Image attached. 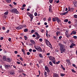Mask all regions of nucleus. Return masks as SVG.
<instances>
[{
  "label": "nucleus",
  "mask_w": 77,
  "mask_h": 77,
  "mask_svg": "<svg viewBox=\"0 0 77 77\" xmlns=\"http://www.w3.org/2000/svg\"><path fill=\"white\" fill-rule=\"evenodd\" d=\"M60 50L63 52H65L66 51V49L65 48V46L63 45H60Z\"/></svg>",
  "instance_id": "1"
},
{
  "label": "nucleus",
  "mask_w": 77,
  "mask_h": 77,
  "mask_svg": "<svg viewBox=\"0 0 77 77\" xmlns=\"http://www.w3.org/2000/svg\"><path fill=\"white\" fill-rule=\"evenodd\" d=\"M11 12L12 13H14L15 14H18V11H17V9L14 8L11 10Z\"/></svg>",
  "instance_id": "2"
},
{
  "label": "nucleus",
  "mask_w": 77,
  "mask_h": 77,
  "mask_svg": "<svg viewBox=\"0 0 77 77\" xmlns=\"http://www.w3.org/2000/svg\"><path fill=\"white\" fill-rule=\"evenodd\" d=\"M27 14L28 15V16L30 18V21H32L33 20V14H31L30 13H28Z\"/></svg>",
  "instance_id": "3"
},
{
  "label": "nucleus",
  "mask_w": 77,
  "mask_h": 77,
  "mask_svg": "<svg viewBox=\"0 0 77 77\" xmlns=\"http://www.w3.org/2000/svg\"><path fill=\"white\" fill-rule=\"evenodd\" d=\"M35 48L38 51H42V49H41V47L39 46L35 47Z\"/></svg>",
  "instance_id": "4"
},
{
  "label": "nucleus",
  "mask_w": 77,
  "mask_h": 77,
  "mask_svg": "<svg viewBox=\"0 0 77 77\" xmlns=\"http://www.w3.org/2000/svg\"><path fill=\"white\" fill-rule=\"evenodd\" d=\"M46 42L47 44V45H50V46L49 47H50V48H52V45H51V44L50 43V42L48 41L47 40H46Z\"/></svg>",
  "instance_id": "5"
},
{
  "label": "nucleus",
  "mask_w": 77,
  "mask_h": 77,
  "mask_svg": "<svg viewBox=\"0 0 77 77\" xmlns=\"http://www.w3.org/2000/svg\"><path fill=\"white\" fill-rule=\"evenodd\" d=\"M74 46H76L75 44L74 43H72L71 45H70V48H74Z\"/></svg>",
  "instance_id": "6"
},
{
  "label": "nucleus",
  "mask_w": 77,
  "mask_h": 77,
  "mask_svg": "<svg viewBox=\"0 0 77 77\" xmlns=\"http://www.w3.org/2000/svg\"><path fill=\"white\" fill-rule=\"evenodd\" d=\"M56 21H57L58 23H59L60 22H61V20H60V19L58 17H56Z\"/></svg>",
  "instance_id": "7"
},
{
  "label": "nucleus",
  "mask_w": 77,
  "mask_h": 77,
  "mask_svg": "<svg viewBox=\"0 0 77 77\" xmlns=\"http://www.w3.org/2000/svg\"><path fill=\"white\" fill-rule=\"evenodd\" d=\"M12 58H6V61L8 62H11L12 61Z\"/></svg>",
  "instance_id": "8"
},
{
  "label": "nucleus",
  "mask_w": 77,
  "mask_h": 77,
  "mask_svg": "<svg viewBox=\"0 0 77 77\" xmlns=\"http://www.w3.org/2000/svg\"><path fill=\"white\" fill-rule=\"evenodd\" d=\"M45 70H46V71H47L48 72H50V70H49L48 67H47V66H45Z\"/></svg>",
  "instance_id": "9"
},
{
  "label": "nucleus",
  "mask_w": 77,
  "mask_h": 77,
  "mask_svg": "<svg viewBox=\"0 0 77 77\" xmlns=\"http://www.w3.org/2000/svg\"><path fill=\"white\" fill-rule=\"evenodd\" d=\"M49 58V59L51 61H52L53 60H54L55 59L53 57L50 56Z\"/></svg>",
  "instance_id": "10"
},
{
  "label": "nucleus",
  "mask_w": 77,
  "mask_h": 77,
  "mask_svg": "<svg viewBox=\"0 0 77 77\" xmlns=\"http://www.w3.org/2000/svg\"><path fill=\"white\" fill-rule=\"evenodd\" d=\"M73 4L74 5L75 7H77V2L75 1H74L73 2Z\"/></svg>",
  "instance_id": "11"
},
{
  "label": "nucleus",
  "mask_w": 77,
  "mask_h": 77,
  "mask_svg": "<svg viewBox=\"0 0 77 77\" xmlns=\"http://www.w3.org/2000/svg\"><path fill=\"white\" fill-rule=\"evenodd\" d=\"M23 27V26H18L17 27L16 29L17 30H20L22 29Z\"/></svg>",
  "instance_id": "12"
},
{
  "label": "nucleus",
  "mask_w": 77,
  "mask_h": 77,
  "mask_svg": "<svg viewBox=\"0 0 77 77\" xmlns=\"http://www.w3.org/2000/svg\"><path fill=\"white\" fill-rule=\"evenodd\" d=\"M5 67L6 69H9V68H11V66L9 65H5Z\"/></svg>",
  "instance_id": "13"
},
{
  "label": "nucleus",
  "mask_w": 77,
  "mask_h": 77,
  "mask_svg": "<svg viewBox=\"0 0 77 77\" xmlns=\"http://www.w3.org/2000/svg\"><path fill=\"white\" fill-rule=\"evenodd\" d=\"M68 11H70V12H72L74 11V8H72L70 9H69V10L68 11Z\"/></svg>",
  "instance_id": "14"
},
{
  "label": "nucleus",
  "mask_w": 77,
  "mask_h": 77,
  "mask_svg": "<svg viewBox=\"0 0 77 77\" xmlns=\"http://www.w3.org/2000/svg\"><path fill=\"white\" fill-rule=\"evenodd\" d=\"M53 77H59V75L56 73H54L53 75Z\"/></svg>",
  "instance_id": "15"
},
{
  "label": "nucleus",
  "mask_w": 77,
  "mask_h": 77,
  "mask_svg": "<svg viewBox=\"0 0 77 77\" xmlns=\"http://www.w3.org/2000/svg\"><path fill=\"white\" fill-rule=\"evenodd\" d=\"M30 41L32 44H35V42L33 40H30Z\"/></svg>",
  "instance_id": "16"
},
{
  "label": "nucleus",
  "mask_w": 77,
  "mask_h": 77,
  "mask_svg": "<svg viewBox=\"0 0 77 77\" xmlns=\"http://www.w3.org/2000/svg\"><path fill=\"white\" fill-rule=\"evenodd\" d=\"M6 56H4L3 58V60H5V61H6Z\"/></svg>",
  "instance_id": "17"
},
{
  "label": "nucleus",
  "mask_w": 77,
  "mask_h": 77,
  "mask_svg": "<svg viewBox=\"0 0 77 77\" xmlns=\"http://www.w3.org/2000/svg\"><path fill=\"white\" fill-rule=\"evenodd\" d=\"M56 35L57 36H58L59 34H60V31H57L56 33Z\"/></svg>",
  "instance_id": "18"
},
{
  "label": "nucleus",
  "mask_w": 77,
  "mask_h": 77,
  "mask_svg": "<svg viewBox=\"0 0 77 77\" xmlns=\"http://www.w3.org/2000/svg\"><path fill=\"white\" fill-rule=\"evenodd\" d=\"M66 62H67L68 63H69V65L71 64V63H70V60H66Z\"/></svg>",
  "instance_id": "19"
},
{
  "label": "nucleus",
  "mask_w": 77,
  "mask_h": 77,
  "mask_svg": "<svg viewBox=\"0 0 77 77\" xmlns=\"http://www.w3.org/2000/svg\"><path fill=\"white\" fill-rule=\"evenodd\" d=\"M44 75L45 77H47V72H44Z\"/></svg>",
  "instance_id": "20"
},
{
  "label": "nucleus",
  "mask_w": 77,
  "mask_h": 77,
  "mask_svg": "<svg viewBox=\"0 0 77 77\" xmlns=\"http://www.w3.org/2000/svg\"><path fill=\"white\" fill-rule=\"evenodd\" d=\"M10 73L11 75H14V74H15V73L13 72H10Z\"/></svg>",
  "instance_id": "21"
},
{
  "label": "nucleus",
  "mask_w": 77,
  "mask_h": 77,
  "mask_svg": "<svg viewBox=\"0 0 77 77\" xmlns=\"http://www.w3.org/2000/svg\"><path fill=\"white\" fill-rule=\"evenodd\" d=\"M52 20L53 21H54V22H55V21H56V17L55 18H53L52 19Z\"/></svg>",
  "instance_id": "22"
},
{
  "label": "nucleus",
  "mask_w": 77,
  "mask_h": 77,
  "mask_svg": "<svg viewBox=\"0 0 77 77\" xmlns=\"http://www.w3.org/2000/svg\"><path fill=\"white\" fill-rule=\"evenodd\" d=\"M68 11H67L66 12L62 13V14H63V15H65L66 14H68Z\"/></svg>",
  "instance_id": "23"
},
{
  "label": "nucleus",
  "mask_w": 77,
  "mask_h": 77,
  "mask_svg": "<svg viewBox=\"0 0 77 77\" xmlns=\"http://www.w3.org/2000/svg\"><path fill=\"white\" fill-rule=\"evenodd\" d=\"M61 66L62 69H63V71L65 70V68L62 65H61Z\"/></svg>",
  "instance_id": "24"
},
{
  "label": "nucleus",
  "mask_w": 77,
  "mask_h": 77,
  "mask_svg": "<svg viewBox=\"0 0 77 77\" xmlns=\"http://www.w3.org/2000/svg\"><path fill=\"white\" fill-rule=\"evenodd\" d=\"M6 2L8 3H10L11 2V0H7L6 1Z\"/></svg>",
  "instance_id": "25"
},
{
  "label": "nucleus",
  "mask_w": 77,
  "mask_h": 77,
  "mask_svg": "<svg viewBox=\"0 0 77 77\" xmlns=\"http://www.w3.org/2000/svg\"><path fill=\"white\" fill-rule=\"evenodd\" d=\"M39 56L40 57H41V58H42L43 57V56H42V55L41 54H39Z\"/></svg>",
  "instance_id": "26"
},
{
  "label": "nucleus",
  "mask_w": 77,
  "mask_h": 77,
  "mask_svg": "<svg viewBox=\"0 0 77 77\" xmlns=\"http://www.w3.org/2000/svg\"><path fill=\"white\" fill-rule=\"evenodd\" d=\"M72 33L73 35H75L76 34V32H75L74 30L72 31Z\"/></svg>",
  "instance_id": "27"
},
{
  "label": "nucleus",
  "mask_w": 77,
  "mask_h": 77,
  "mask_svg": "<svg viewBox=\"0 0 77 77\" xmlns=\"http://www.w3.org/2000/svg\"><path fill=\"white\" fill-rule=\"evenodd\" d=\"M4 14V15H8V11H7L6 12H5Z\"/></svg>",
  "instance_id": "28"
},
{
  "label": "nucleus",
  "mask_w": 77,
  "mask_h": 77,
  "mask_svg": "<svg viewBox=\"0 0 77 77\" xmlns=\"http://www.w3.org/2000/svg\"><path fill=\"white\" fill-rule=\"evenodd\" d=\"M66 36V35H68V31H66V32L65 33Z\"/></svg>",
  "instance_id": "29"
},
{
  "label": "nucleus",
  "mask_w": 77,
  "mask_h": 77,
  "mask_svg": "<svg viewBox=\"0 0 77 77\" xmlns=\"http://www.w3.org/2000/svg\"><path fill=\"white\" fill-rule=\"evenodd\" d=\"M40 31L41 32H42V33H44V29H40Z\"/></svg>",
  "instance_id": "30"
},
{
  "label": "nucleus",
  "mask_w": 77,
  "mask_h": 77,
  "mask_svg": "<svg viewBox=\"0 0 77 77\" xmlns=\"http://www.w3.org/2000/svg\"><path fill=\"white\" fill-rule=\"evenodd\" d=\"M49 65L52 66H53V63H52V62H49Z\"/></svg>",
  "instance_id": "31"
},
{
  "label": "nucleus",
  "mask_w": 77,
  "mask_h": 77,
  "mask_svg": "<svg viewBox=\"0 0 77 77\" xmlns=\"http://www.w3.org/2000/svg\"><path fill=\"white\" fill-rule=\"evenodd\" d=\"M71 35H70L69 34H67V35H66V37H67V38H69V37H70Z\"/></svg>",
  "instance_id": "32"
},
{
  "label": "nucleus",
  "mask_w": 77,
  "mask_h": 77,
  "mask_svg": "<svg viewBox=\"0 0 77 77\" xmlns=\"http://www.w3.org/2000/svg\"><path fill=\"white\" fill-rule=\"evenodd\" d=\"M52 62L54 64H56V60H52Z\"/></svg>",
  "instance_id": "33"
},
{
  "label": "nucleus",
  "mask_w": 77,
  "mask_h": 77,
  "mask_svg": "<svg viewBox=\"0 0 77 77\" xmlns=\"http://www.w3.org/2000/svg\"><path fill=\"white\" fill-rule=\"evenodd\" d=\"M35 35H36L37 36H38L39 35V34L38 33V32H36L35 33Z\"/></svg>",
  "instance_id": "34"
},
{
  "label": "nucleus",
  "mask_w": 77,
  "mask_h": 77,
  "mask_svg": "<svg viewBox=\"0 0 77 77\" xmlns=\"http://www.w3.org/2000/svg\"><path fill=\"white\" fill-rule=\"evenodd\" d=\"M24 32H27L28 31V29H25L24 30Z\"/></svg>",
  "instance_id": "35"
},
{
  "label": "nucleus",
  "mask_w": 77,
  "mask_h": 77,
  "mask_svg": "<svg viewBox=\"0 0 77 77\" xmlns=\"http://www.w3.org/2000/svg\"><path fill=\"white\" fill-rule=\"evenodd\" d=\"M53 0H49V2L50 3H53Z\"/></svg>",
  "instance_id": "36"
},
{
  "label": "nucleus",
  "mask_w": 77,
  "mask_h": 77,
  "mask_svg": "<svg viewBox=\"0 0 77 77\" xmlns=\"http://www.w3.org/2000/svg\"><path fill=\"white\" fill-rule=\"evenodd\" d=\"M68 21V20L67 19H66L64 20V22H65L66 23H67Z\"/></svg>",
  "instance_id": "37"
},
{
  "label": "nucleus",
  "mask_w": 77,
  "mask_h": 77,
  "mask_svg": "<svg viewBox=\"0 0 77 77\" xmlns=\"http://www.w3.org/2000/svg\"><path fill=\"white\" fill-rule=\"evenodd\" d=\"M60 75L61 76H62V77H63V76H64V75H65V74L63 73H60Z\"/></svg>",
  "instance_id": "38"
},
{
  "label": "nucleus",
  "mask_w": 77,
  "mask_h": 77,
  "mask_svg": "<svg viewBox=\"0 0 77 77\" xmlns=\"http://www.w3.org/2000/svg\"><path fill=\"white\" fill-rule=\"evenodd\" d=\"M71 71L73 72H74V73H75V72H76V71H75V70L73 69H72Z\"/></svg>",
  "instance_id": "39"
},
{
  "label": "nucleus",
  "mask_w": 77,
  "mask_h": 77,
  "mask_svg": "<svg viewBox=\"0 0 77 77\" xmlns=\"http://www.w3.org/2000/svg\"><path fill=\"white\" fill-rule=\"evenodd\" d=\"M24 38L25 39V40H27V38H28L26 36H24Z\"/></svg>",
  "instance_id": "40"
},
{
  "label": "nucleus",
  "mask_w": 77,
  "mask_h": 77,
  "mask_svg": "<svg viewBox=\"0 0 77 77\" xmlns=\"http://www.w3.org/2000/svg\"><path fill=\"white\" fill-rule=\"evenodd\" d=\"M39 38H40V36L39 35V36H37V37L35 38V39H39Z\"/></svg>",
  "instance_id": "41"
},
{
  "label": "nucleus",
  "mask_w": 77,
  "mask_h": 77,
  "mask_svg": "<svg viewBox=\"0 0 77 77\" xmlns=\"http://www.w3.org/2000/svg\"><path fill=\"white\" fill-rule=\"evenodd\" d=\"M59 63H60V61H58V62H56V63H55V64L57 65V64H59Z\"/></svg>",
  "instance_id": "42"
},
{
  "label": "nucleus",
  "mask_w": 77,
  "mask_h": 77,
  "mask_svg": "<svg viewBox=\"0 0 77 77\" xmlns=\"http://www.w3.org/2000/svg\"><path fill=\"white\" fill-rule=\"evenodd\" d=\"M35 32V30H33V29H32V30H31V33H34V32Z\"/></svg>",
  "instance_id": "43"
},
{
  "label": "nucleus",
  "mask_w": 77,
  "mask_h": 77,
  "mask_svg": "<svg viewBox=\"0 0 77 77\" xmlns=\"http://www.w3.org/2000/svg\"><path fill=\"white\" fill-rule=\"evenodd\" d=\"M38 15V14H37V13L36 12H35L34 14V15L35 16V17H36V16L37 15Z\"/></svg>",
  "instance_id": "44"
},
{
  "label": "nucleus",
  "mask_w": 77,
  "mask_h": 77,
  "mask_svg": "<svg viewBox=\"0 0 77 77\" xmlns=\"http://www.w3.org/2000/svg\"><path fill=\"white\" fill-rule=\"evenodd\" d=\"M46 36L48 37V31H46Z\"/></svg>",
  "instance_id": "45"
},
{
  "label": "nucleus",
  "mask_w": 77,
  "mask_h": 77,
  "mask_svg": "<svg viewBox=\"0 0 77 77\" xmlns=\"http://www.w3.org/2000/svg\"><path fill=\"white\" fill-rule=\"evenodd\" d=\"M73 38H74V39H77V36H73Z\"/></svg>",
  "instance_id": "46"
},
{
  "label": "nucleus",
  "mask_w": 77,
  "mask_h": 77,
  "mask_svg": "<svg viewBox=\"0 0 77 77\" xmlns=\"http://www.w3.org/2000/svg\"><path fill=\"white\" fill-rule=\"evenodd\" d=\"M51 21V17H50L48 19V21Z\"/></svg>",
  "instance_id": "47"
},
{
  "label": "nucleus",
  "mask_w": 77,
  "mask_h": 77,
  "mask_svg": "<svg viewBox=\"0 0 77 77\" xmlns=\"http://www.w3.org/2000/svg\"><path fill=\"white\" fill-rule=\"evenodd\" d=\"M51 5H50V6H49L50 8H49V10H51Z\"/></svg>",
  "instance_id": "48"
},
{
  "label": "nucleus",
  "mask_w": 77,
  "mask_h": 77,
  "mask_svg": "<svg viewBox=\"0 0 77 77\" xmlns=\"http://www.w3.org/2000/svg\"><path fill=\"white\" fill-rule=\"evenodd\" d=\"M22 26H23V27H25V28H26V25H23Z\"/></svg>",
  "instance_id": "49"
},
{
  "label": "nucleus",
  "mask_w": 77,
  "mask_h": 77,
  "mask_svg": "<svg viewBox=\"0 0 77 77\" xmlns=\"http://www.w3.org/2000/svg\"><path fill=\"white\" fill-rule=\"evenodd\" d=\"M30 53L29 52H28L27 53V55H30Z\"/></svg>",
  "instance_id": "50"
},
{
  "label": "nucleus",
  "mask_w": 77,
  "mask_h": 77,
  "mask_svg": "<svg viewBox=\"0 0 77 77\" xmlns=\"http://www.w3.org/2000/svg\"><path fill=\"white\" fill-rule=\"evenodd\" d=\"M20 59L22 60V61H23V59L22 57H20Z\"/></svg>",
  "instance_id": "51"
},
{
  "label": "nucleus",
  "mask_w": 77,
  "mask_h": 77,
  "mask_svg": "<svg viewBox=\"0 0 77 77\" xmlns=\"http://www.w3.org/2000/svg\"><path fill=\"white\" fill-rule=\"evenodd\" d=\"M9 32V29H8L7 31L6 32V33H8Z\"/></svg>",
  "instance_id": "52"
},
{
  "label": "nucleus",
  "mask_w": 77,
  "mask_h": 77,
  "mask_svg": "<svg viewBox=\"0 0 77 77\" xmlns=\"http://www.w3.org/2000/svg\"><path fill=\"white\" fill-rule=\"evenodd\" d=\"M29 51L30 52H32V49H30L29 50Z\"/></svg>",
  "instance_id": "53"
},
{
  "label": "nucleus",
  "mask_w": 77,
  "mask_h": 77,
  "mask_svg": "<svg viewBox=\"0 0 77 77\" xmlns=\"http://www.w3.org/2000/svg\"><path fill=\"white\" fill-rule=\"evenodd\" d=\"M32 51L33 52H36V50L35 49H33L32 50Z\"/></svg>",
  "instance_id": "54"
},
{
  "label": "nucleus",
  "mask_w": 77,
  "mask_h": 77,
  "mask_svg": "<svg viewBox=\"0 0 77 77\" xmlns=\"http://www.w3.org/2000/svg\"><path fill=\"white\" fill-rule=\"evenodd\" d=\"M23 8H24V7H26V4H23Z\"/></svg>",
  "instance_id": "55"
},
{
  "label": "nucleus",
  "mask_w": 77,
  "mask_h": 77,
  "mask_svg": "<svg viewBox=\"0 0 77 77\" xmlns=\"http://www.w3.org/2000/svg\"><path fill=\"white\" fill-rule=\"evenodd\" d=\"M74 17H75V18H77V15H74Z\"/></svg>",
  "instance_id": "56"
},
{
  "label": "nucleus",
  "mask_w": 77,
  "mask_h": 77,
  "mask_svg": "<svg viewBox=\"0 0 77 77\" xmlns=\"http://www.w3.org/2000/svg\"><path fill=\"white\" fill-rule=\"evenodd\" d=\"M32 37H33V38H35L36 37V35H32Z\"/></svg>",
  "instance_id": "57"
},
{
  "label": "nucleus",
  "mask_w": 77,
  "mask_h": 77,
  "mask_svg": "<svg viewBox=\"0 0 77 77\" xmlns=\"http://www.w3.org/2000/svg\"><path fill=\"white\" fill-rule=\"evenodd\" d=\"M2 29L3 30H5V27L4 26L2 27Z\"/></svg>",
  "instance_id": "58"
},
{
  "label": "nucleus",
  "mask_w": 77,
  "mask_h": 77,
  "mask_svg": "<svg viewBox=\"0 0 77 77\" xmlns=\"http://www.w3.org/2000/svg\"><path fill=\"white\" fill-rule=\"evenodd\" d=\"M62 36H60L59 37V39L60 40L61 39H62Z\"/></svg>",
  "instance_id": "59"
},
{
  "label": "nucleus",
  "mask_w": 77,
  "mask_h": 77,
  "mask_svg": "<svg viewBox=\"0 0 77 77\" xmlns=\"http://www.w3.org/2000/svg\"><path fill=\"white\" fill-rule=\"evenodd\" d=\"M22 52H23L25 51H24V50L23 49H22Z\"/></svg>",
  "instance_id": "60"
},
{
  "label": "nucleus",
  "mask_w": 77,
  "mask_h": 77,
  "mask_svg": "<svg viewBox=\"0 0 77 77\" xmlns=\"http://www.w3.org/2000/svg\"><path fill=\"white\" fill-rule=\"evenodd\" d=\"M50 53H47L46 54V55H47V56H49V55H50Z\"/></svg>",
  "instance_id": "61"
},
{
  "label": "nucleus",
  "mask_w": 77,
  "mask_h": 77,
  "mask_svg": "<svg viewBox=\"0 0 77 77\" xmlns=\"http://www.w3.org/2000/svg\"><path fill=\"white\" fill-rule=\"evenodd\" d=\"M14 53H15V54H17L18 52H17V51H14Z\"/></svg>",
  "instance_id": "62"
},
{
  "label": "nucleus",
  "mask_w": 77,
  "mask_h": 77,
  "mask_svg": "<svg viewBox=\"0 0 77 77\" xmlns=\"http://www.w3.org/2000/svg\"><path fill=\"white\" fill-rule=\"evenodd\" d=\"M13 4L14 5H17V3H16L15 2H14Z\"/></svg>",
  "instance_id": "63"
},
{
  "label": "nucleus",
  "mask_w": 77,
  "mask_h": 77,
  "mask_svg": "<svg viewBox=\"0 0 77 77\" xmlns=\"http://www.w3.org/2000/svg\"><path fill=\"white\" fill-rule=\"evenodd\" d=\"M0 39L1 40H3V37H1Z\"/></svg>",
  "instance_id": "64"
}]
</instances>
